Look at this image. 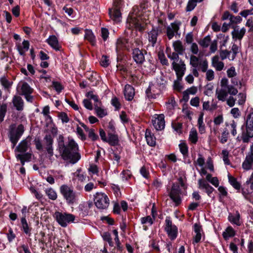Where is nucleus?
Wrapping results in <instances>:
<instances>
[{"mask_svg": "<svg viewBox=\"0 0 253 253\" xmlns=\"http://www.w3.org/2000/svg\"><path fill=\"white\" fill-rule=\"evenodd\" d=\"M57 142L59 151L64 160L74 164L81 159V155L78 152V145L74 140L69 139L68 144L65 145L64 137L60 135L57 138Z\"/></svg>", "mask_w": 253, "mask_h": 253, "instance_id": "nucleus-1", "label": "nucleus"}, {"mask_svg": "<svg viewBox=\"0 0 253 253\" xmlns=\"http://www.w3.org/2000/svg\"><path fill=\"white\" fill-rule=\"evenodd\" d=\"M238 92L237 89L229 85L227 79L224 78L220 81V88L216 90V96L218 100L222 102L226 101V104L230 107H232L236 100L233 95H236Z\"/></svg>", "mask_w": 253, "mask_h": 253, "instance_id": "nucleus-2", "label": "nucleus"}, {"mask_svg": "<svg viewBox=\"0 0 253 253\" xmlns=\"http://www.w3.org/2000/svg\"><path fill=\"white\" fill-rule=\"evenodd\" d=\"M190 65L191 72L195 77L199 76L198 71L206 72V79L208 81H212L214 78V72L212 69H209L208 62L207 59H200L195 55H190Z\"/></svg>", "mask_w": 253, "mask_h": 253, "instance_id": "nucleus-3", "label": "nucleus"}, {"mask_svg": "<svg viewBox=\"0 0 253 253\" xmlns=\"http://www.w3.org/2000/svg\"><path fill=\"white\" fill-rule=\"evenodd\" d=\"M60 191L67 204L73 205L78 202L80 193L75 192L72 187L67 185H63L60 187Z\"/></svg>", "mask_w": 253, "mask_h": 253, "instance_id": "nucleus-4", "label": "nucleus"}, {"mask_svg": "<svg viewBox=\"0 0 253 253\" xmlns=\"http://www.w3.org/2000/svg\"><path fill=\"white\" fill-rule=\"evenodd\" d=\"M25 131L23 125H19L17 126L15 124L10 125L8 129V136L12 144V148H14L19 139L20 138Z\"/></svg>", "mask_w": 253, "mask_h": 253, "instance_id": "nucleus-5", "label": "nucleus"}, {"mask_svg": "<svg viewBox=\"0 0 253 253\" xmlns=\"http://www.w3.org/2000/svg\"><path fill=\"white\" fill-rule=\"evenodd\" d=\"M54 217L58 224L63 227H66L69 223L73 222L75 219V216L72 214L59 211H56Z\"/></svg>", "mask_w": 253, "mask_h": 253, "instance_id": "nucleus-6", "label": "nucleus"}, {"mask_svg": "<svg viewBox=\"0 0 253 253\" xmlns=\"http://www.w3.org/2000/svg\"><path fill=\"white\" fill-rule=\"evenodd\" d=\"M95 206L99 209H105L109 205V200L107 196L102 192H97L94 195Z\"/></svg>", "mask_w": 253, "mask_h": 253, "instance_id": "nucleus-7", "label": "nucleus"}, {"mask_svg": "<svg viewBox=\"0 0 253 253\" xmlns=\"http://www.w3.org/2000/svg\"><path fill=\"white\" fill-rule=\"evenodd\" d=\"M253 137V112L247 117L246 121V132L243 134L244 142H248L250 138Z\"/></svg>", "mask_w": 253, "mask_h": 253, "instance_id": "nucleus-8", "label": "nucleus"}, {"mask_svg": "<svg viewBox=\"0 0 253 253\" xmlns=\"http://www.w3.org/2000/svg\"><path fill=\"white\" fill-rule=\"evenodd\" d=\"M127 27L129 29H135L138 31H142L143 27L141 24L140 18L137 17L136 13L132 12L127 19Z\"/></svg>", "mask_w": 253, "mask_h": 253, "instance_id": "nucleus-9", "label": "nucleus"}, {"mask_svg": "<svg viewBox=\"0 0 253 253\" xmlns=\"http://www.w3.org/2000/svg\"><path fill=\"white\" fill-rule=\"evenodd\" d=\"M181 23L179 22H174L171 23L166 29V35L169 40H171L174 36H178L180 37V34L178 33Z\"/></svg>", "mask_w": 253, "mask_h": 253, "instance_id": "nucleus-10", "label": "nucleus"}, {"mask_svg": "<svg viewBox=\"0 0 253 253\" xmlns=\"http://www.w3.org/2000/svg\"><path fill=\"white\" fill-rule=\"evenodd\" d=\"M165 222V230L170 239L173 240L177 236V229L174 225L172 224L169 217H166Z\"/></svg>", "mask_w": 253, "mask_h": 253, "instance_id": "nucleus-11", "label": "nucleus"}, {"mask_svg": "<svg viewBox=\"0 0 253 253\" xmlns=\"http://www.w3.org/2000/svg\"><path fill=\"white\" fill-rule=\"evenodd\" d=\"M152 123L157 130H163L165 126L164 115L163 114L155 115L152 120Z\"/></svg>", "mask_w": 253, "mask_h": 253, "instance_id": "nucleus-12", "label": "nucleus"}, {"mask_svg": "<svg viewBox=\"0 0 253 253\" xmlns=\"http://www.w3.org/2000/svg\"><path fill=\"white\" fill-rule=\"evenodd\" d=\"M172 65L176 72L177 79L181 80L186 70V65L183 61L180 60L179 63H176L175 61H173Z\"/></svg>", "mask_w": 253, "mask_h": 253, "instance_id": "nucleus-13", "label": "nucleus"}, {"mask_svg": "<svg viewBox=\"0 0 253 253\" xmlns=\"http://www.w3.org/2000/svg\"><path fill=\"white\" fill-rule=\"evenodd\" d=\"M222 19L224 20H229V22L228 23L232 28H234L236 26L235 25L241 22L242 21V18L239 16H233L231 15L228 11H225L222 16Z\"/></svg>", "mask_w": 253, "mask_h": 253, "instance_id": "nucleus-14", "label": "nucleus"}, {"mask_svg": "<svg viewBox=\"0 0 253 253\" xmlns=\"http://www.w3.org/2000/svg\"><path fill=\"white\" fill-rule=\"evenodd\" d=\"M180 190L179 185L178 183H174L173 184L170 192L169 193V196L173 201L177 205L180 203L181 199L180 198Z\"/></svg>", "mask_w": 253, "mask_h": 253, "instance_id": "nucleus-15", "label": "nucleus"}, {"mask_svg": "<svg viewBox=\"0 0 253 253\" xmlns=\"http://www.w3.org/2000/svg\"><path fill=\"white\" fill-rule=\"evenodd\" d=\"M43 144L47 153L49 155V157L52 156L53 155V139L50 135L48 134L45 136L43 138Z\"/></svg>", "mask_w": 253, "mask_h": 253, "instance_id": "nucleus-16", "label": "nucleus"}, {"mask_svg": "<svg viewBox=\"0 0 253 253\" xmlns=\"http://www.w3.org/2000/svg\"><path fill=\"white\" fill-rule=\"evenodd\" d=\"M31 144V138L27 137L25 139L22 140L15 149V151L20 153H25L30 147Z\"/></svg>", "mask_w": 253, "mask_h": 253, "instance_id": "nucleus-17", "label": "nucleus"}, {"mask_svg": "<svg viewBox=\"0 0 253 253\" xmlns=\"http://www.w3.org/2000/svg\"><path fill=\"white\" fill-rule=\"evenodd\" d=\"M161 88L154 84H150L149 87L146 89V93L148 97L154 98L156 94H159Z\"/></svg>", "mask_w": 253, "mask_h": 253, "instance_id": "nucleus-18", "label": "nucleus"}, {"mask_svg": "<svg viewBox=\"0 0 253 253\" xmlns=\"http://www.w3.org/2000/svg\"><path fill=\"white\" fill-rule=\"evenodd\" d=\"M132 57L134 60L138 64H142L145 60L143 51L138 48L133 50Z\"/></svg>", "mask_w": 253, "mask_h": 253, "instance_id": "nucleus-19", "label": "nucleus"}, {"mask_svg": "<svg viewBox=\"0 0 253 253\" xmlns=\"http://www.w3.org/2000/svg\"><path fill=\"white\" fill-rule=\"evenodd\" d=\"M211 66L217 71H220L223 69L224 64L219 60L218 55L214 56L211 58Z\"/></svg>", "mask_w": 253, "mask_h": 253, "instance_id": "nucleus-20", "label": "nucleus"}, {"mask_svg": "<svg viewBox=\"0 0 253 253\" xmlns=\"http://www.w3.org/2000/svg\"><path fill=\"white\" fill-rule=\"evenodd\" d=\"M253 167V154L249 153L242 164L243 168L245 170H249Z\"/></svg>", "mask_w": 253, "mask_h": 253, "instance_id": "nucleus-21", "label": "nucleus"}, {"mask_svg": "<svg viewBox=\"0 0 253 253\" xmlns=\"http://www.w3.org/2000/svg\"><path fill=\"white\" fill-rule=\"evenodd\" d=\"M194 231L196 234L193 237V244L198 243L200 242L202 237L201 233L202 232V229L201 226L197 223L195 224L194 226Z\"/></svg>", "mask_w": 253, "mask_h": 253, "instance_id": "nucleus-22", "label": "nucleus"}, {"mask_svg": "<svg viewBox=\"0 0 253 253\" xmlns=\"http://www.w3.org/2000/svg\"><path fill=\"white\" fill-rule=\"evenodd\" d=\"M233 28L234 29L232 32L233 39L235 40H241L246 33V29L244 28L239 29L237 27Z\"/></svg>", "mask_w": 253, "mask_h": 253, "instance_id": "nucleus-23", "label": "nucleus"}, {"mask_svg": "<svg viewBox=\"0 0 253 253\" xmlns=\"http://www.w3.org/2000/svg\"><path fill=\"white\" fill-rule=\"evenodd\" d=\"M134 89L133 87L128 84L126 85L124 89V95L126 99L131 100L134 95Z\"/></svg>", "mask_w": 253, "mask_h": 253, "instance_id": "nucleus-24", "label": "nucleus"}, {"mask_svg": "<svg viewBox=\"0 0 253 253\" xmlns=\"http://www.w3.org/2000/svg\"><path fill=\"white\" fill-rule=\"evenodd\" d=\"M46 42L54 49L59 50L60 48L58 41L56 37L54 35L49 36L46 40Z\"/></svg>", "mask_w": 253, "mask_h": 253, "instance_id": "nucleus-25", "label": "nucleus"}, {"mask_svg": "<svg viewBox=\"0 0 253 253\" xmlns=\"http://www.w3.org/2000/svg\"><path fill=\"white\" fill-rule=\"evenodd\" d=\"M21 230L29 236L31 235L32 228L28 223L25 217H22L21 219Z\"/></svg>", "mask_w": 253, "mask_h": 253, "instance_id": "nucleus-26", "label": "nucleus"}, {"mask_svg": "<svg viewBox=\"0 0 253 253\" xmlns=\"http://www.w3.org/2000/svg\"><path fill=\"white\" fill-rule=\"evenodd\" d=\"M158 36V31L156 29H152L148 33L149 42L151 43L153 46H154L156 43Z\"/></svg>", "mask_w": 253, "mask_h": 253, "instance_id": "nucleus-27", "label": "nucleus"}, {"mask_svg": "<svg viewBox=\"0 0 253 253\" xmlns=\"http://www.w3.org/2000/svg\"><path fill=\"white\" fill-rule=\"evenodd\" d=\"M109 15L111 18L115 22L118 23L121 20V13L118 9L109 10Z\"/></svg>", "mask_w": 253, "mask_h": 253, "instance_id": "nucleus-28", "label": "nucleus"}, {"mask_svg": "<svg viewBox=\"0 0 253 253\" xmlns=\"http://www.w3.org/2000/svg\"><path fill=\"white\" fill-rule=\"evenodd\" d=\"M172 46L175 52L178 53L180 55L183 54L185 51V47L180 41H174L172 43Z\"/></svg>", "mask_w": 253, "mask_h": 253, "instance_id": "nucleus-29", "label": "nucleus"}, {"mask_svg": "<svg viewBox=\"0 0 253 253\" xmlns=\"http://www.w3.org/2000/svg\"><path fill=\"white\" fill-rule=\"evenodd\" d=\"M198 89L196 86H192V87L187 89L183 92V98L185 101H188L189 95H195L197 92Z\"/></svg>", "mask_w": 253, "mask_h": 253, "instance_id": "nucleus-30", "label": "nucleus"}, {"mask_svg": "<svg viewBox=\"0 0 253 253\" xmlns=\"http://www.w3.org/2000/svg\"><path fill=\"white\" fill-rule=\"evenodd\" d=\"M145 137L148 145L151 146H154L156 144V138L151 133L150 130L146 129L145 132Z\"/></svg>", "mask_w": 253, "mask_h": 253, "instance_id": "nucleus-31", "label": "nucleus"}, {"mask_svg": "<svg viewBox=\"0 0 253 253\" xmlns=\"http://www.w3.org/2000/svg\"><path fill=\"white\" fill-rule=\"evenodd\" d=\"M127 41L126 39L120 38L116 42V51L119 52L122 50H124L126 48V44Z\"/></svg>", "mask_w": 253, "mask_h": 253, "instance_id": "nucleus-32", "label": "nucleus"}, {"mask_svg": "<svg viewBox=\"0 0 253 253\" xmlns=\"http://www.w3.org/2000/svg\"><path fill=\"white\" fill-rule=\"evenodd\" d=\"M23 154H16V157L19 160L22 166H24L25 162L29 161L31 158V154L29 153H23Z\"/></svg>", "mask_w": 253, "mask_h": 253, "instance_id": "nucleus-33", "label": "nucleus"}, {"mask_svg": "<svg viewBox=\"0 0 253 253\" xmlns=\"http://www.w3.org/2000/svg\"><path fill=\"white\" fill-rule=\"evenodd\" d=\"M13 103L17 110H22L23 108V101L20 96H14L13 98Z\"/></svg>", "mask_w": 253, "mask_h": 253, "instance_id": "nucleus-34", "label": "nucleus"}, {"mask_svg": "<svg viewBox=\"0 0 253 253\" xmlns=\"http://www.w3.org/2000/svg\"><path fill=\"white\" fill-rule=\"evenodd\" d=\"M29 48V42L28 41L24 40L22 42V46L18 45L17 50L20 55H23L25 52L28 51Z\"/></svg>", "mask_w": 253, "mask_h": 253, "instance_id": "nucleus-35", "label": "nucleus"}, {"mask_svg": "<svg viewBox=\"0 0 253 253\" xmlns=\"http://www.w3.org/2000/svg\"><path fill=\"white\" fill-rule=\"evenodd\" d=\"M21 90L23 95L31 94L33 91V89L26 82L22 83Z\"/></svg>", "mask_w": 253, "mask_h": 253, "instance_id": "nucleus-36", "label": "nucleus"}, {"mask_svg": "<svg viewBox=\"0 0 253 253\" xmlns=\"http://www.w3.org/2000/svg\"><path fill=\"white\" fill-rule=\"evenodd\" d=\"M240 215L239 213L237 211L235 215L230 214L228 216L229 220L232 223L235 224L238 226L241 225V222L240 220Z\"/></svg>", "mask_w": 253, "mask_h": 253, "instance_id": "nucleus-37", "label": "nucleus"}, {"mask_svg": "<svg viewBox=\"0 0 253 253\" xmlns=\"http://www.w3.org/2000/svg\"><path fill=\"white\" fill-rule=\"evenodd\" d=\"M204 113H201L198 120V126L199 132L201 134L204 133L206 131L205 126L203 122Z\"/></svg>", "mask_w": 253, "mask_h": 253, "instance_id": "nucleus-38", "label": "nucleus"}, {"mask_svg": "<svg viewBox=\"0 0 253 253\" xmlns=\"http://www.w3.org/2000/svg\"><path fill=\"white\" fill-rule=\"evenodd\" d=\"M84 39L88 41L92 45H94L95 43V37L92 32L90 30H85Z\"/></svg>", "mask_w": 253, "mask_h": 253, "instance_id": "nucleus-39", "label": "nucleus"}, {"mask_svg": "<svg viewBox=\"0 0 253 253\" xmlns=\"http://www.w3.org/2000/svg\"><path fill=\"white\" fill-rule=\"evenodd\" d=\"M235 234V232L233 228L231 227H228L224 232H223L222 236L224 239L227 240L229 238L233 237Z\"/></svg>", "mask_w": 253, "mask_h": 253, "instance_id": "nucleus-40", "label": "nucleus"}, {"mask_svg": "<svg viewBox=\"0 0 253 253\" xmlns=\"http://www.w3.org/2000/svg\"><path fill=\"white\" fill-rule=\"evenodd\" d=\"M189 140L193 144H196L198 141V133L195 128L191 129L189 132Z\"/></svg>", "mask_w": 253, "mask_h": 253, "instance_id": "nucleus-41", "label": "nucleus"}, {"mask_svg": "<svg viewBox=\"0 0 253 253\" xmlns=\"http://www.w3.org/2000/svg\"><path fill=\"white\" fill-rule=\"evenodd\" d=\"M108 139L106 142H108L110 145L115 146L118 143L119 139L117 135L109 133L108 134Z\"/></svg>", "mask_w": 253, "mask_h": 253, "instance_id": "nucleus-42", "label": "nucleus"}, {"mask_svg": "<svg viewBox=\"0 0 253 253\" xmlns=\"http://www.w3.org/2000/svg\"><path fill=\"white\" fill-rule=\"evenodd\" d=\"M94 109L97 115L100 118H102L107 115V112L106 110L100 107L99 105H98L97 104H94Z\"/></svg>", "mask_w": 253, "mask_h": 253, "instance_id": "nucleus-43", "label": "nucleus"}, {"mask_svg": "<svg viewBox=\"0 0 253 253\" xmlns=\"http://www.w3.org/2000/svg\"><path fill=\"white\" fill-rule=\"evenodd\" d=\"M228 177L230 184L236 190H240L241 184L237 181L236 178L229 175Z\"/></svg>", "mask_w": 253, "mask_h": 253, "instance_id": "nucleus-44", "label": "nucleus"}, {"mask_svg": "<svg viewBox=\"0 0 253 253\" xmlns=\"http://www.w3.org/2000/svg\"><path fill=\"white\" fill-rule=\"evenodd\" d=\"M45 192L48 198L52 200H55L57 198L56 192L52 188H48L45 190Z\"/></svg>", "mask_w": 253, "mask_h": 253, "instance_id": "nucleus-45", "label": "nucleus"}, {"mask_svg": "<svg viewBox=\"0 0 253 253\" xmlns=\"http://www.w3.org/2000/svg\"><path fill=\"white\" fill-rule=\"evenodd\" d=\"M86 96L88 98L89 100L92 99L93 100H94V104H100L101 102L99 101L98 96L96 94H94L92 91L88 92L86 94Z\"/></svg>", "mask_w": 253, "mask_h": 253, "instance_id": "nucleus-46", "label": "nucleus"}, {"mask_svg": "<svg viewBox=\"0 0 253 253\" xmlns=\"http://www.w3.org/2000/svg\"><path fill=\"white\" fill-rule=\"evenodd\" d=\"M211 39L210 36H207L199 42V44L203 47H208L211 42Z\"/></svg>", "mask_w": 253, "mask_h": 253, "instance_id": "nucleus-47", "label": "nucleus"}, {"mask_svg": "<svg viewBox=\"0 0 253 253\" xmlns=\"http://www.w3.org/2000/svg\"><path fill=\"white\" fill-rule=\"evenodd\" d=\"M7 111V105L2 104L0 105V123L3 121Z\"/></svg>", "mask_w": 253, "mask_h": 253, "instance_id": "nucleus-48", "label": "nucleus"}, {"mask_svg": "<svg viewBox=\"0 0 253 253\" xmlns=\"http://www.w3.org/2000/svg\"><path fill=\"white\" fill-rule=\"evenodd\" d=\"M231 56L229 57V59L230 60H233L236 56L237 53L238 52V46L234 44L231 48Z\"/></svg>", "mask_w": 253, "mask_h": 253, "instance_id": "nucleus-49", "label": "nucleus"}, {"mask_svg": "<svg viewBox=\"0 0 253 253\" xmlns=\"http://www.w3.org/2000/svg\"><path fill=\"white\" fill-rule=\"evenodd\" d=\"M231 51L227 50L220 49L219 51V55L222 60H224L226 58L229 59V57L231 56Z\"/></svg>", "mask_w": 253, "mask_h": 253, "instance_id": "nucleus-50", "label": "nucleus"}, {"mask_svg": "<svg viewBox=\"0 0 253 253\" xmlns=\"http://www.w3.org/2000/svg\"><path fill=\"white\" fill-rule=\"evenodd\" d=\"M222 156L223 161H224L225 164L229 165L230 161L228 159L229 152L226 150H223L221 153Z\"/></svg>", "mask_w": 253, "mask_h": 253, "instance_id": "nucleus-51", "label": "nucleus"}, {"mask_svg": "<svg viewBox=\"0 0 253 253\" xmlns=\"http://www.w3.org/2000/svg\"><path fill=\"white\" fill-rule=\"evenodd\" d=\"M210 185L208 183V182L203 178L199 179L198 180V186L200 189H205Z\"/></svg>", "mask_w": 253, "mask_h": 253, "instance_id": "nucleus-52", "label": "nucleus"}, {"mask_svg": "<svg viewBox=\"0 0 253 253\" xmlns=\"http://www.w3.org/2000/svg\"><path fill=\"white\" fill-rule=\"evenodd\" d=\"M165 81L164 80L163 77L160 76L157 78L155 83L154 84L157 86H159V87L163 88L164 87V85L165 84Z\"/></svg>", "mask_w": 253, "mask_h": 253, "instance_id": "nucleus-53", "label": "nucleus"}, {"mask_svg": "<svg viewBox=\"0 0 253 253\" xmlns=\"http://www.w3.org/2000/svg\"><path fill=\"white\" fill-rule=\"evenodd\" d=\"M110 64L108 57L106 55H103L100 60V64L102 66L106 67Z\"/></svg>", "mask_w": 253, "mask_h": 253, "instance_id": "nucleus-54", "label": "nucleus"}, {"mask_svg": "<svg viewBox=\"0 0 253 253\" xmlns=\"http://www.w3.org/2000/svg\"><path fill=\"white\" fill-rule=\"evenodd\" d=\"M167 53L168 54V56L169 58L174 61H177L179 59V55H180L178 53L176 52H173L172 53H169L168 50H167Z\"/></svg>", "mask_w": 253, "mask_h": 253, "instance_id": "nucleus-55", "label": "nucleus"}, {"mask_svg": "<svg viewBox=\"0 0 253 253\" xmlns=\"http://www.w3.org/2000/svg\"><path fill=\"white\" fill-rule=\"evenodd\" d=\"M179 147L181 153L184 155L185 156L188 153V147L187 145L184 143H181L179 144Z\"/></svg>", "mask_w": 253, "mask_h": 253, "instance_id": "nucleus-56", "label": "nucleus"}, {"mask_svg": "<svg viewBox=\"0 0 253 253\" xmlns=\"http://www.w3.org/2000/svg\"><path fill=\"white\" fill-rule=\"evenodd\" d=\"M52 86L55 89V90L58 93L60 92L61 90L63 89V86L60 83L58 82H53Z\"/></svg>", "mask_w": 253, "mask_h": 253, "instance_id": "nucleus-57", "label": "nucleus"}, {"mask_svg": "<svg viewBox=\"0 0 253 253\" xmlns=\"http://www.w3.org/2000/svg\"><path fill=\"white\" fill-rule=\"evenodd\" d=\"M197 5V2L193 0H189V1L188 2L187 7H186V10L188 11H192L196 6Z\"/></svg>", "mask_w": 253, "mask_h": 253, "instance_id": "nucleus-58", "label": "nucleus"}, {"mask_svg": "<svg viewBox=\"0 0 253 253\" xmlns=\"http://www.w3.org/2000/svg\"><path fill=\"white\" fill-rule=\"evenodd\" d=\"M238 103L239 105H243L246 100V95L243 93H240L237 95Z\"/></svg>", "mask_w": 253, "mask_h": 253, "instance_id": "nucleus-59", "label": "nucleus"}, {"mask_svg": "<svg viewBox=\"0 0 253 253\" xmlns=\"http://www.w3.org/2000/svg\"><path fill=\"white\" fill-rule=\"evenodd\" d=\"M141 222L142 224H148L149 225H151L153 224V220L151 216H147L141 218Z\"/></svg>", "mask_w": 253, "mask_h": 253, "instance_id": "nucleus-60", "label": "nucleus"}, {"mask_svg": "<svg viewBox=\"0 0 253 253\" xmlns=\"http://www.w3.org/2000/svg\"><path fill=\"white\" fill-rule=\"evenodd\" d=\"M230 113L234 118H239L241 115L240 111L238 108H232Z\"/></svg>", "mask_w": 253, "mask_h": 253, "instance_id": "nucleus-61", "label": "nucleus"}, {"mask_svg": "<svg viewBox=\"0 0 253 253\" xmlns=\"http://www.w3.org/2000/svg\"><path fill=\"white\" fill-rule=\"evenodd\" d=\"M190 51L193 54V55H195L198 54L199 52V48L196 43L194 42L191 43Z\"/></svg>", "mask_w": 253, "mask_h": 253, "instance_id": "nucleus-62", "label": "nucleus"}, {"mask_svg": "<svg viewBox=\"0 0 253 253\" xmlns=\"http://www.w3.org/2000/svg\"><path fill=\"white\" fill-rule=\"evenodd\" d=\"M59 118L61 120L62 123H67L69 122V119L66 113L62 112L59 115Z\"/></svg>", "mask_w": 253, "mask_h": 253, "instance_id": "nucleus-63", "label": "nucleus"}, {"mask_svg": "<svg viewBox=\"0 0 253 253\" xmlns=\"http://www.w3.org/2000/svg\"><path fill=\"white\" fill-rule=\"evenodd\" d=\"M191 105L194 107H198L200 104V98L199 97L192 98L190 100Z\"/></svg>", "mask_w": 253, "mask_h": 253, "instance_id": "nucleus-64", "label": "nucleus"}]
</instances>
